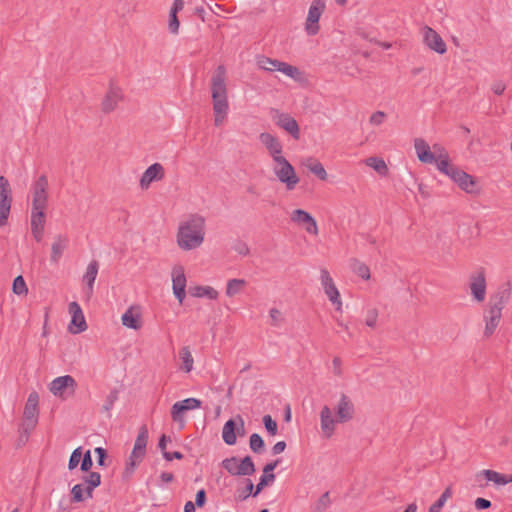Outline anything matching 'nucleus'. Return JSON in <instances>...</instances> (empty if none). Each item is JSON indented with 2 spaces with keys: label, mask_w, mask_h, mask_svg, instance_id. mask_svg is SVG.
Here are the masks:
<instances>
[{
  "label": "nucleus",
  "mask_w": 512,
  "mask_h": 512,
  "mask_svg": "<svg viewBox=\"0 0 512 512\" xmlns=\"http://www.w3.org/2000/svg\"><path fill=\"white\" fill-rule=\"evenodd\" d=\"M335 417L328 405H324L320 411L321 430L327 438H330L338 423H347L354 418L355 406L351 398L345 393H340L339 401L334 408Z\"/></svg>",
  "instance_id": "obj_1"
},
{
  "label": "nucleus",
  "mask_w": 512,
  "mask_h": 512,
  "mask_svg": "<svg viewBox=\"0 0 512 512\" xmlns=\"http://www.w3.org/2000/svg\"><path fill=\"white\" fill-rule=\"evenodd\" d=\"M205 236L204 217L194 214L181 223L177 233V243L183 250L189 251L199 247Z\"/></svg>",
  "instance_id": "obj_2"
},
{
  "label": "nucleus",
  "mask_w": 512,
  "mask_h": 512,
  "mask_svg": "<svg viewBox=\"0 0 512 512\" xmlns=\"http://www.w3.org/2000/svg\"><path fill=\"white\" fill-rule=\"evenodd\" d=\"M511 294L509 284L503 285L493 293L488 301L487 309L484 311L485 329L484 336L490 337L495 332L502 318V310L507 304Z\"/></svg>",
  "instance_id": "obj_3"
},
{
  "label": "nucleus",
  "mask_w": 512,
  "mask_h": 512,
  "mask_svg": "<svg viewBox=\"0 0 512 512\" xmlns=\"http://www.w3.org/2000/svg\"><path fill=\"white\" fill-rule=\"evenodd\" d=\"M226 69L219 65L211 79V93L213 100L214 114H226L228 112L227 88H226Z\"/></svg>",
  "instance_id": "obj_4"
},
{
  "label": "nucleus",
  "mask_w": 512,
  "mask_h": 512,
  "mask_svg": "<svg viewBox=\"0 0 512 512\" xmlns=\"http://www.w3.org/2000/svg\"><path fill=\"white\" fill-rule=\"evenodd\" d=\"M273 171L278 180L286 185L288 190H293L299 183V177L296 175L294 167L283 156L273 159Z\"/></svg>",
  "instance_id": "obj_5"
},
{
  "label": "nucleus",
  "mask_w": 512,
  "mask_h": 512,
  "mask_svg": "<svg viewBox=\"0 0 512 512\" xmlns=\"http://www.w3.org/2000/svg\"><path fill=\"white\" fill-rule=\"evenodd\" d=\"M222 467L233 476H250L255 473V465L250 456H245L240 462L237 457L226 458Z\"/></svg>",
  "instance_id": "obj_6"
},
{
  "label": "nucleus",
  "mask_w": 512,
  "mask_h": 512,
  "mask_svg": "<svg viewBox=\"0 0 512 512\" xmlns=\"http://www.w3.org/2000/svg\"><path fill=\"white\" fill-rule=\"evenodd\" d=\"M77 388L76 380L70 375L59 376L50 383V392L63 400L73 396Z\"/></svg>",
  "instance_id": "obj_7"
},
{
  "label": "nucleus",
  "mask_w": 512,
  "mask_h": 512,
  "mask_svg": "<svg viewBox=\"0 0 512 512\" xmlns=\"http://www.w3.org/2000/svg\"><path fill=\"white\" fill-rule=\"evenodd\" d=\"M12 190L7 178L0 176V227L5 226L11 210Z\"/></svg>",
  "instance_id": "obj_8"
},
{
  "label": "nucleus",
  "mask_w": 512,
  "mask_h": 512,
  "mask_svg": "<svg viewBox=\"0 0 512 512\" xmlns=\"http://www.w3.org/2000/svg\"><path fill=\"white\" fill-rule=\"evenodd\" d=\"M202 402L197 398H186L172 405L171 418L175 423L180 424L181 428L185 425L184 413L190 410L198 409Z\"/></svg>",
  "instance_id": "obj_9"
},
{
  "label": "nucleus",
  "mask_w": 512,
  "mask_h": 512,
  "mask_svg": "<svg viewBox=\"0 0 512 512\" xmlns=\"http://www.w3.org/2000/svg\"><path fill=\"white\" fill-rule=\"evenodd\" d=\"M38 402L39 396L37 392L30 393L24 407L22 422V425H25L28 429H34L38 423Z\"/></svg>",
  "instance_id": "obj_10"
},
{
  "label": "nucleus",
  "mask_w": 512,
  "mask_h": 512,
  "mask_svg": "<svg viewBox=\"0 0 512 512\" xmlns=\"http://www.w3.org/2000/svg\"><path fill=\"white\" fill-rule=\"evenodd\" d=\"M325 10V3L323 0H313L308 11L306 19V32L308 35H316L319 32V19Z\"/></svg>",
  "instance_id": "obj_11"
},
{
  "label": "nucleus",
  "mask_w": 512,
  "mask_h": 512,
  "mask_svg": "<svg viewBox=\"0 0 512 512\" xmlns=\"http://www.w3.org/2000/svg\"><path fill=\"white\" fill-rule=\"evenodd\" d=\"M48 179L45 175H41L33 186L32 207L35 210L46 209L48 203Z\"/></svg>",
  "instance_id": "obj_12"
},
{
  "label": "nucleus",
  "mask_w": 512,
  "mask_h": 512,
  "mask_svg": "<svg viewBox=\"0 0 512 512\" xmlns=\"http://www.w3.org/2000/svg\"><path fill=\"white\" fill-rule=\"evenodd\" d=\"M460 189L465 191L468 194H479L480 187L477 183V180L472 175L466 173L465 171L457 168L453 175L450 177Z\"/></svg>",
  "instance_id": "obj_13"
},
{
  "label": "nucleus",
  "mask_w": 512,
  "mask_h": 512,
  "mask_svg": "<svg viewBox=\"0 0 512 512\" xmlns=\"http://www.w3.org/2000/svg\"><path fill=\"white\" fill-rule=\"evenodd\" d=\"M273 121L277 126L289 133L293 139L300 138V128L297 121L288 113L274 110Z\"/></svg>",
  "instance_id": "obj_14"
},
{
  "label": "nucleus",
  "mask_w": 512,
  "mask_h": 512,
  "mask_svg": "<svg viewBox=\"0 0 512 512\" xmlns=\"http://www.w3.org/2000/svg\"><path fill=\"white\" fill-rule=\"evenodd\" d=\"M469 287L473 299L477 302H483L486 296V278L484 269L481 268L477 272L471 274Z\"/></svg>",
  "instance_id": "obj_15"
},
{
  "label": "nucleus",
  "mask_w": 512,
  "mask_h": 512,
  "mask_svg": "<svg viewBox=\"0 0 512 512\" xmlns=\"http://www.w3.org/2000/svg\"><path fill=\"white\" fill-rule=\"evenodd\" d=\"M292 222L302 225L305 231L312 235L318 234V226L316 220L310 213L303 209H295L290 215Z\"/></svg>",
  "instance_id": "obj_16"
},
{
  "label": "nucleus",
  "mask_w": 512,
  "mask_h": 512,
  "mask_svg": "<svg viewBox=\"0 0 512 512\" xmlns=\"http://www.w3.org/2000/svg\"><path fill=\"white\" fill-rule=\"evenodd\" d=\"M69 313L71 314V321L68 326L69 331L72 334H78L87 329V324L85 321L84 314L80 305L73 301L69 304Z\"/></svg>",
  "instance_id": "obj_17"
},
{
  "label": "nucleus",
  "mask_w": 512,
  "mask_h": 512,
  "mask_svg": "<svg viewBox=\"0 0 512 512\" xmlns=\"http://www.w3.org/2000/svg\"><path fill=\"white\" fill-rule=\"evenodd\" d=\"M321 284L329 300L336 305V310H341L342 302L337 287L334 284L328 270L321 269Z\"/></svg>",
  "instance_id": "obj_18"
},
{
  "label": "nucleus",
  "mask_w": 512,
  "mask_h": 512,
  "mask_svg": "<svg viewBox=\"0 0 512 512\" xmlns=\"http://www.w3.org/2000/svg\"><path fill=\"white\" fill-rule=\"evenodd\" d=\"M172 282H173V293L178 299L179 303L182 304L186 296V277L182 266H176L172 271Z\"/></svg>",
  "instance_id": "obj_19"
},
{
  "label": "nucleus",
  "mask_w": 512,
  "mask_h": 512,
  "mask_svg": "<svg viewBox=\"0 0 512 512\" xmlns=\"http://www.w3.org/2000/svg\"><path fill=\"white\" fill-rule=\"evenodd\" d=\"M259 140L266 148L272 159L279 158V156L282 155L283 145L276 136L268 132H262L259 135Z\"/></svg>",
  "instance_id": "obj_20"
},
{
  "label": "nucleus",
  "mask_w": 512,
  "mask_h": 512,
  "mask_svg": "<svg viewBox=\"0 0 512 512\" xmlns=\"http://www.w3.org/2000/svg\"><path fill=\"white\" fill-rule=\"evenodd\" d=\"M424 43L433 51L444 54L447 51L446 43L432 28L426 26L423 34Z\"/></svg>",
  "instance_id": "obj_21"
},
{
  "label": "nucleus",
  "mask_w": 512,
  "mask_h": 512,
  "mask_svg": "<svg viewBox=\"0 0 512 512\" xmlns=\"http://www.w3.org/2000/svg\"><path fill=\"white\" fill-rule=\"evenodd\" d=\"M164 178V168L160 163L150 165L142 174L140 187L147 189L153 181H159Z\"/></svg>",
  "instance_id": "obj_22"
},
{
  "label": "nucleus",
  "mask_w": 512,
  "mask_h": 512,
  "mask_svg": "<svg viewBox=\"0 0 512 512\" xmlns=\"http://www.w3.org/2000/svg\"><path fill=\"white\" fill-rule=\"evenodd\" d=\"M69 239L66 235L58 234L54 237V241L51 246L50 261L57 264L62 257L64 251L67 249Z\"/></svg>",
  "instance_id": "obj_23"
},
{
  "label": "nucleus",
  "mask_w": 512,
  "mask_h": 512,
  "mask_svg": "<svg viewBox=\"0 0 512 512\" xmlns=\"http://www.w3.org/2000/svg\"><path fill=\"white\" fill-rule=\"evenodd\" d=\"M433 148L435 153L440 152L438 156L435 155L434 160L438 170L450 178L458 167L449 162L448 155L443 153V149H440L438 145H434Z\"/></svg>",
  "instance_id": "obj_24"
},
{
  "label": "nucleus",
  "mask_w": 512,
  "mask_h": 512,
  "mask_svg": "<svg viewBox=\"0 0 512 512\" xmlns=\"http://www.w3.org/2000/svg\"><path fill=\"white\" fill-rule=\"evenodd\" d=\"M148 442V429L145 425L141 426L131 452L132 458H144Z\"/></svg>",
  "instance_id": "obj_25"
},
{
  "label": "nucleus",
  "mask_w": 512,
  "mask_h": 512,
  "mask_svg": "<svg viewBox=\"0 0 512 512\" xmlns=\"http://www.w3.org/2000/svg\"><path fill=\"white\" fill-rule=\"evenodd\" d=\"M99 270V264L96 260H92L86 269L83 276V281L86 283V296L89 299L93 294V286Z\"/></svg>",
  "instance_id": "obj_26"
},
{
  "label": "nucleus",
  "mask_w": 512,
  "mask_h": 512,
  "mask_svg": "<svg viewBox=\"0 0 512 512\" xmlns=\"http://www.w3.org/2000/svg\"><path fill=\"white\" fill-rule=\"evenodd\" d=\"M414 147L419 160L423 163H433L435 160V153L431 152L428 143L421 138L415 139Z\"/></svg>",
  "instance_id": "obj_27"
},
{
  "label": "nucleus",
  "mask_w": 512,
  "mask_h": 512,
  "mask_svg": "<svg viewBox=\"0 0 512 512\" xmlns=\"http://www.w3.org/2000/svg\"><path fill=\"white\" fill-rule=\"evenodd\" d=\"M121 97V92L118 89L111 88L102 101V111L104 113L112 112L116 108Z\"/></svg>",
  "instance_id": "obj_28"
},
{
  "label": "nucleus",
  "mask_w": 512,
  "mask_h": 512,
  "mask_svg": "<svg viewBox=\"0 0 512 512\" xmlns=\"http://www.w3.org/2000/svg\"><path fill=\"white\" fill-rule=\"evenodd\" d=\"M237 421L236 418L235 419H229L228 421H226V423L224 424L223 426V430H222V438H223V441L227 444V445H234L237 441V436H236V430H237Z\"/></svg>",
  "instance_id": "obj_29"
},
{
  "label": "nucleus",
  "mask_w": 512,
  "mask_h": 512,
  "mask_svg": "<svg viewBox=\"0 0 512 512\" xmlns=\"http://www.w3.org/2000/svg\"><path fill=\"white\" fill-rule=\"evenodd\" d=\"M83 485L87 498H92L93 491L101 484V475L98 472L89 471L87 475L82 477Z\"/></svg>",
  "instance_id": "obj_30"
},
{
  "label": "nucleus",
  "mask_w": 512,
  "mask_h": 512,
  "mask_svg": "<svg viewBox=\"0 0 512 512\" xmlns=\"http://www.w3.org/2000/svg\"><path fill=\"white\" fill-rule=\"evenodd\" d=\"M481 475H483L487 481L493 482L495 485L498 486H503L508 483H512V475L507 476L494 470H482Z\"/></svg>",
  "instance_id": "obj_31"
},
{
  "label": "nucleus",
  "mask_w": 512,
  "mask_h": 512,
  "mask_svg": "<svg viewBox=\"0 0 512 512\" xmlns=\"http://www.w3.org/2000/svg\"><path fill=\"white\" fill-rule=\"evenodd\" d=\"M304 166L320 180L325 181L328 177L324 166L315 158L309 157L303 162Z\"/></svg>",
  "instance_id": "obj_32"
},
{
  "label": "nucleus",
  "mask_w": 512,
  "mask_h": 512,
  "mask_svg": "<svg viewBox=\"0 0 512 512\" xmlns=\"http://www.w3.org/2000/svg\"><path fill=\"white\" fill-rule=\"evenodd\" d=\"M122 324L130 329L138 330L141 328L140 315L134 313L132 307L129 308L121 317Z\"/></svg>",
  "instance_id": "obj_33"
},
{
  "label": "nucleus",
  "mask_w": 512,
  "mask_h": 512,
  "mask_svg": "<svg viewBox=\"0 0 512 512\" xmlns=\"http://www.w3.org/2000/svg\"><path fill=\"white\" fill-rule=\"evenodd\" d=\"M349 265L351 270L359 277H361L364 280L370 279V269L365 263L361 262L356 258H352L349 261Z\"/></svg>",
  "instance_id": "obj_34"
},
{
  "label": "nucleus",
  "mask_w": 512,
  "mask_h": 512,
  "mask_svg": "<svg viewBox=\"0 0 512 512\" xmlns=\"http://www.w3.org/2000/svg\"><path fill=\"white\" fill-rule=\"evenodd\" d=\"M246 284H247V282L244 279H238V278L230 279L226 285V295L228 297H233V296L239 294L243 290V288L246 286Z\"/></svg>",
  "instance_id": "obj_35"
},
{
  "label": "nucleus",
  "mask_w": 512,
  "mask_h": 512,
  "mask_svg": "<svg viewBox=\"0 0 512 512\" xmlns=\"http://www.w3.org/2000/svg\"><path fill=\"white\" fill-rule=\"evenodd\" d=\"M366 165L373 168L379 175L386 176L388 167L382 158L369 157L366 159Z\"/></svg>",
  "instance_id": "obj_36"
},
{
  "label": "nucleus",
  "mask_w": 512,
  "mask_h": 512,
  "mask_svg": "<svg viewBox=\"0 0 512 512\" xmlns=\"http://www.w3.org/2000/svg\"><path fill=\"white\" fill-rule=\"evenodd\" d=\"M179 357L182 361L181 369L186 373L190 372L193 369L194 359L189 347L181 348L179 351Z\"/></svg>",
  "instance_id": "obj_37"
},
{
  "label": "nucleus",
  "mask_w": 512,
  "mask_h": 512,
  "mask_svg": "<svg viewBox=\"0 0 512 512\" xmlns=\"http://www.w3.org/2000/svg\"><path fill=\"white\" fill-rule=\"evenodd\" d=\"M45 209H31V229H44Z\"/></svg>",
  "instance_id": "obj_38"
},
{
  "label": "nucleus",
  "mask_w": 512,
  "mask_h": 512,
  "mask_svg": "<svg viewBox=\"0 0 512 512\" xmlns=\"http://www.w3.org/2000/svg\"><path fill=\"white\" fill-rule=\"evenodd\" d=\"M191 295L195 297L206 296L209 299H216L218 297V292L210 286H196L191 289Z\"/></svg>",
  "instance_id": "obj_39"
},
{
  "label": "nucleus",
  "mask_w": 512,
  "mask_h": 512,
  "mask_svg": "<svg viewBox=\"0 0 512 512\" xmlns=\"http://www.w3.org/2000/svg\"><path fill=\"white\" fill-rule=\"evenodd\" d=\"M278 63H280L277 59H272L266 56L257 57V65L260 69L265 71H277Z\"/></svg>",
  "instance_id": "obj_40"
},
{
  "label": "nucleus",
  "mask_w": 512,
  "mask_h": 512,
  "mask_svg": "<svg viewBox=\"0 0 512 512\" xmlns=\"http://www.w3.org/2000/svg\"><path fill=\"white\" fill-rule=\"evenodd\" d=\"M277 71L284 73L288 77L292 79H298L300 77V71L296 66H292L290 64H287L285 62L280 61L278 63Z\"/></svg>",
  "instance_id": "obj_41"
},
{
  "label": "nucleus",
  "mask_w": 512,
  "mask_h": 512,
  "mask_svg": "<svg viewBox=\"0 0 512 512\" xmlns=\"http://www.w3.org/2000/svg\"><path fill=\"white\" fill-rule=\"evenodd\" d=\"M249 447L254 453H262L265 447L263 438L258 433H253L249 439Z\"/></svg>",
  "instance_id": "obj_42"
},
{
  "label": "nucleus",
  "mask_w": 512,
  "mask_h": 512,
  "mask_svg": "<svg viewBox=\"0 0 512 512\" xmlns=\"http://www.w3.org/2000/svg\"><path fill=\"white\" fill-rule=\"evenodd\" d=\"M85 488L83 484H76L71 489V502L79 503L86 499Z\"/></svg>",
  "instance_id": "obj_43"
},
{
  "label": "nucleus",
  "mask_w": 512,
  "mask_h": 512,
  "mask_svg": "<svg viewBox=\"0 0 512 512\" xmlns=\"http://www.w3.org/2000/svg\"><path fill=\"white\" fill-rule=\"evenodd\" d=\"M12 290L16 295H26L28 293V288L23 276L19 275L14 279Z\"/></svg>",
  "instance_id": "obj_44"
},
{
  "label": "nucleus",
  "mask_w": 512,
  "mask_h": 512,
  "mask_svg": "<svg viewBox=\"0 0 512 512\" xmlns=\"http://www.w3.org/2000/svg\"><path fill=\"white\" fill-rule=\"evenodd\" d=\"M451 497H452V488L450 486H448L443 491V493L438 498V500L435 503H433L430 507L435 509V510L441 511V509L444 507L446 501L448 499H450Z\"/></svg>",
  "instance_id": "obj_45"
},
{
  "label": "nucleus",
  "mask_w": 512,
  "mask_h": 512,
  "mask_svg": "<svg viewBox=\"0 0 512 512\" xmlns=\"http://www.w3.org/2000/svg\"><path fill=\"white\" fill-rule=\"evenodd\" d=\"M143 460V458H132V454H130L129 460L126 463L125 469L123 471V478H129L136 468V466Z\"/></svg>",
  "instance_id": "obj_46"
},
{
  "label": "nucleus",
  "mask_w": 512,
  "mask_h": 512,
  "mask_svg": "<svg viewBox=\"0 0 512 512\" xmlns=\"http://www.w3.org/2000/svg\"><path fill=\"white\" fill-rule=\"evenodd\" d=\"M32 430L33 429H28L25 425H22V424L20 425L19 436L16 441L17 448L24 446L28 442L29 436H30V433Z\"/></svg>",
  "instance_id": "obj_47"
},
{
  "label": "nucleus",
  "mask_w": 512,
  "mask_h": 512,
  "mask_svg": "<svg viewBox=\"0 0 512 512\" xmlns=\"http://www.w3.org/2000/svg\"><path fill=\"white\" fill-rule=\"evenodd\" d=\"M117 399L118 391L114 389L106 396L105 402L102 406V412L109 413Z\"/></svg>",
  "instance_id": "obj_48"
},
{
  "label": "nucleus",
  "mask_w": 512,
  "mask_h": 512,
  "mask_svg": "<svg viewBox=\"0 0 512 512\" xmlns=\"http://www.w3.org/2000/svg\"><path fill=\"white\" fill-rule=\"evenodd\" d=\"M82 457V448L78 447L73 450V452L70 455L69 462H68V469L74 470L80 463Z\"/></svg>",
  "instance_id": "obj_49"
},
{
  "label": "nucleus",
  "mask_w": 512,
  "mask_h": 512,
  "mask_svg": "<svg viewBox=\"0 0 512 512\" xmlns=\"http://www.w3.org/2000/svg\"><path fill=\"white\" fill-rule=\"evenodd\" d=\"M275 480V475H265L263 474L258 484L256 485V489L253 493V496L256 497L270 482Z\"/></svg>",
  "instance_id": "obj_50"
},
{
  "label": "nucleus",
  "mask_w": 512,
  "mask_h": 512,
  "mask_svg": "<svg viewBox=\"0 0 512 512\" xmlns=\"http://www.w3.org/2000/svg\"><path fill=\"white\" fill-rule=\"evenodd\" d=\"M80 462V469L82 472H89L91 470L93 461L90 450H87L84 454H82Z\"/></svg>",
  "instance_id": "obj_51"
},
{
  "label": "nucleus",
  "mask_w": 512,
  "mask_h": 512,
  "mask_svg": "<svg viewBox=\"0 0 512 512\" xmlns=\"http://www.w3.org/2000/svg\"><path fill=\"white\" fill-rule=\"evenodd\" d=\"M378 309L370 308L367 310L365 324L370 328H375L377 324L378 318Z\"/></svg>",
  "instance_id": "obj_52"
},
{
  "label": "nucleus",
  "mask_w": 512,
  "mask_h": 512,
  "mask_svg": "<svg viewBox=\"0 0 512 512\" xmlns=\"http://www.w3.org/2000/svg\"><path fill=\"white\" fill-rule=\"evenodd\" d=\"M246 482V486L243 490H238V499L239 500H245L247 499L250 495L253 496V493H254V484L253 482L250 480V479H246L245 480Z\"/></svg>",
  "instance_id": "obj_53"
},
{
  "label": "nucleus",
  "mask_w": 512,
  "mask_h": 512,
  "mask_svg": "<svg viewBox=\"0 0 512 512\" xmlns=\"http://www.w3.org/2000/svg\"><path fill=\"white\" fill-rule=\"evenodd\" d=\"M329 505H330L329 492H325L318 499L316 506H315V511L316 512H324L328 508Z\"/></svg>",
  "instance_id": "obj_54"
},
{
  "label": "nucleus",
  "mask_w": 512,
  "mask_h": 512,
  "mask_svg": "<svg viewBox=\"0 0 512 512\" xmlns=\"http://www.w3.org/2000/svg\"><path fill=\"white\" fill-rule=\"evenodd\" d=\"M263 424L270 435L274 436L277 434V423L270 415L263 417Z\"/></svg>",
  "instance_id": "obj_55"
},
{
  "label": "nucleus",
  "mask_w": 512,
  "mask_h": 512,
  "mask_svg": "<svg viewBox=\"0 0 512 512\" xmlns=\"http://www.w3.org/2000/svg\"><path fill=\"white\" fill-rule=\"evenodd\" d=\"M178 13L169 12V23L168 28L172 34H178L180 22L177 16Z\"/></svg>",
  "instance_id": "obj_56"
},
{
  "label": "nucleus",
  "mask_w": 512,
  "mask_h": 512,
  "mask_svg": "<svg viewBox=\"0 0 512 512\" xmlns=\"http://www.w3.org/2000/svg\"><path fill=\"white\" fill-rule=\"evenodd\" d=\"M270 318L272 319L273 326H279L282 322V314L277 308H271L269 311Z\"/></svg>",
  "instance_id": "obj_57"
},
{
  "label": "nucleus",
  "mask_w": 512,
  "mask_h": 512,
  "mask_svg": "<svg viewBox=\"0 0 512 512\" xmlns=\"http://www.w3.org/2000/svg\"><path fill=\"white\" fill-rule=\"evenodd\" d=\"M97 455V463L99 466H105V460L107 458V451L102 447H96L94 450Z\"/></svg>",
  "instance_id": "obj_58"
},
{
  "label": "nucleus",
  "mask_w": 512,
  "mask_h": 512,
  "mask_svg": "<svg viewBox=\"0 0 512 512\" xmlns=\"http://www.w3.org/2000/svg\"><path fill=\"white\" fill-rule=\"evenodd\" d=\"M475 508L477 510H485L491 507V501L485 498L478 497L475 502Z\"/></svg>",
  "instance_id": "obj_59"
},
{
  "label": "nucleus",
  "mask_w": 512,
  "mask_h": 512,
  "mask_svg": "<svg viewBox=\"0 0 512 512\" xmlns=\"http://www.w3.org/2000/svg\"><path fill=\"white\" fill-rule=\"evenodd\" d=\"M385 116H386V115H385V113H384V112H382V111H376V112H374V113L370 116V120H369V121H370V123H371L372 125H380V124L383 122V120H384Z\"/></svg>",
  "instance_id": "obj_60"
},
{
  "label": "nucleus",
  "mask_w": 512,
  "mask_h": 512,
  "mask_svg": "<svg viewBox=\"0 0 512 512\" xmlns=\"http://www.w3.org/2000/svg\"><path fill=\"white\" fill-rule=\"evenodd\" d=\"M206 491L204 489H200L196 493L195 504L197 507H203L206 503Z\"/></svg>",
  "instance_id": "obj_61"
},
{
  "label": "nucleus",
  "mask_w": 512,
  "mask_h": 512,
  "mask_svg": "<svg viewBox=\"0 0 512 512\" xmlns=\"http://www.w3.org/2000/svg\"><path fill=\"white\" fill-rule=\"evenodd\" d=\"M280 463V459H276L270 463H267L263 468V474L265 475H274L272 472Z\"/></svg>",
  "instance_id": "obj_62"
},
{
  "label": "nucleus",
  "mask_w": 512,
  "mask_h": 512,
  "mask_svg": "<svg viewBox=\"0 0 512 512\" xmlns=\"http://www.w3.org/2000/svg\"><path fill=\"white\" fill-rule=\"evenodd\" d=\"M163 457L167 461H172L173 459L181 460L183 459V454L179 451L175 452H164Z\"/></svg>",
  "instance_id": "obj_63"
},
{
  "label": "nucleus",
  "mask_w": 512,
  "mask_h": 512,
  "mask_svg": "<svg viewBox=\"0 0 512 512\" xmlns=\"http://www.w3.org/2000/svg\"><path fill=\"white\" fill-rule=\"evenodd\" d=\"M506 89L505 84L502 81H497L493 83L492 90L497 95H502Z\"/></svg>",
  "instance_id": "obj_64"
}]
</instances>
